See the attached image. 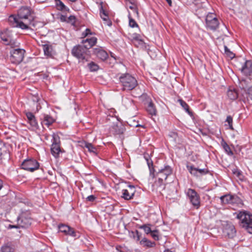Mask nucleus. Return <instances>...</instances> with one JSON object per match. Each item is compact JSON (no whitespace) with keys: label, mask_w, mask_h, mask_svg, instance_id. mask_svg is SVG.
Here are the masks:
<instances>
[{"label":"nucleus","mask_w":252,"mask_h":252,"mask_svg":"<svg viewBox=\"0 0 252 252\" xmlns=\"http://www.w3.org/2000/svg\"><path fill=\"white\" fill-rule=\"evenodd\" d=\"M11 26L19 28L22 30L31 29L32 27H35V22L31 11L27 7L21 8L17 16L10 15L8 18Z\"/></svg>","instance_id":"f257e3e1"},{"label":"nucleus","mask_w":252,"mask_h":252,"mask_svg":"<svg viewBox=\"0 0 252 252\" xmlns=\"http://www.w3.org/2000/svg\"><path fill=\"white\" fill-rule=\"evenodd\" d=\"M119 80L123 91H131L138 85L136 79L128 73L122 74L119 77Z\"/></svg>","instance_id":"f03ea898"},{"label":"nucleus","mask_w":252,"mask_h":252,"mask_svg":"<svg viewBox=\"0 0 252 252\" xmlns=\"http://www.w3.org/2000/svg\"><path fill=\"white\" fill-rule=\"evenodd\" d=\"M237 218L241 220L242 227L252 234V215L245 211H240L237 214Z\"/></svg>","instance_id":"7ed1b4c3"},{"label":"nucleus","mask_w":252,"mask_h":252,"mask_svg":"<svg viewBox=\"0 0 252 252\" xmlns=\"http://www.w3.org/2000/svg\"><path fill=\"white\" fill-rule=\"evenodd\" d=\"M88 50L87 44L84 45H79L73 47L71 53L73 56L84 62V61H87Z\"/></svg>","instance_id":"20e7f679"},{"label":"nucleus","mask_w":252,"mask_h":252,"mask_svg":"<svg viewBox=\"0 0 252 252\" xmlns=\"http://www.w3.org/2000/svg\"><path fill=\"white\" fill-rule=\"evenodd\" d=\"M0 38L5 45H9L12 48L19 47V43L12 38L11 33L8 30H5L0 32Z\"/></svg>","instance_id":"39448f33"},{"label":"nucleus","mask_w":252,"mask_h":252,"mask_svg":"<svg viewBox=\"0 0 252 252\" xmlns=\"http://www.w3.org/2000/svg\"><path fill=\"white\" fill-rule=\"evenodd\" d=\"M17 48L16 49L13 48L10 52V60L12 63L14 64H19L23 61L25 52L24 49Z\"/></svg>","instance_id":"423d86ee"},{"label":"nucleus","mask_w":252,"mask_h":252,"mask_svg":"<svg viewBox=\"0 0 252 252\" xmlns=\"http://www.w3.org/2000/svg\"><path fill=\"white\" fill-rule=\"evenodd\" d=\"M53 138V143L51 146V151L52 155L55 158H58L60 156H62V154L64 152L63 150H62L60 148L59 144V137L55 133L52 134Z\"/></svg>","instance_id":"0eeeda50"},{"label":"nucleus","mask_w":252,"mask_h":252,"mask_svg":"<svg viewBox=\"0 0 252 252\" xmlns=\"http://www.w3.org/2000/svg\"><path fill=\"white\" fill-rule=\"evenodd\" d=\"M206 26L212 31L216 30L219 26V22L214 13L208 14L206 17Z\"/></svg>","instance_id":"6e6552de"},{"label":"nucleus","mask_w":252,"mask_h":252,"mask_svg":"<svg viewBox=\"0 0 252 252\" xmlns=\"http://www.w3.org/2000/svg\"><path fill=\"white\" fill-rule=\"evenodd\" d=\"M21 166L24 170L33 172L38 169L39 164L34 158H26L22 163Z\"/></svg>","instance_id":"1a4fd4ad"},{"label":"nucleus","mask_w":252,"mask_h":252,"mask_svg":"<svg viewBox=\"0 0 252 252\" xmlns=\"http://www.w3.org/2000/svg\"><path fill=\"white\" fill-rule=\"evenodd\" d=\"M187 194L191 203L198 208L200 205V198L197 192L194 189H189Z\"/></svg>","instance_id":"9d476101"},{"label":"nucleus","mask_w":252,"mask_h":252,"mask_svg":"<svg viewBox=\"0 0 252 252\" xmlns=\"http://www.w3.org/2000/svg\"><path fill=\"white\" fill-rule=\"evenodd\" d=\"M32 220L30 217L26 214H22L17 218V223L19 226L22 228H28L32 224Z\"/></svg>","instance_id":"9b49d317"},{"label":"nucleus","mask_w":252,"mask_h":252,"mask_svg":"<svg viewBox=\"0 0 252 252\" xmlns=\"http://www.w3.org/2000/svg\"><path fill=\"white\" fill-rule=\"evenodd\" d=\"M172 172V169L168 165L165 166L164 168L158 169V172L159 176L158 182L162 183L163 180L167 179L168 176L171 174Z\"/></svg>","instance_id":"f8f14e48"},{"label":"nucleus","mask_w":252,"mask_h":252,"mask_svg":"<svg viewBox=\"0 0 252 252\" xmlns=\"http://www.w3.org/2000/svg\"><path fill=\"white\" fill-rule=\"evenodd\" d=\"M58 227L60 232L63 233L66 235H69L73 237L78 238L79 237V236L77 234L76 232L74 230V229L68 225L62 224L59 225Z\"/></svg>","instance_id":"ddd939ff"},{"label":"nucleus","mask_w":252,"mask_h":252,"mask_svg":"<svg viewBox=\"0 0 252 252\" xmlns=\"http://www.w3.org/2000/svg\"><path fill=\"white\" fill-rule=\"evenodd\" d=\"M236 232L234 226L232 224L227 223L224 225L223 234L225 236L232 238L235 236Z\"/></svg>","instance_id":"4468645a"},{"label":"nucleus","mask_w":252,"mask_h":252,"mask_svg":"<svg viewBox=\"0 0 252 252\" xmlns=\"http://www.w3.org/2000/svg\"><path fill=\"white\" fill-rule=\"evenodd\" d=\"M220 199L223 204H234L239 200V198L236 195L226 194L221 196Z\"/></svg>","instance_id":"2eb2a0df"},{"label":"nucleus","mask_w":252,"mask_h":252,"mask_svg":"<svg viewBox=\"0 0 252 252\" xmlns=\"http://www.w3.org/2000/svg\"><path fill=\"white\" fill-rule=\"evenodd\" d=\"M187 168L190 174L196 177L205 175L208 172V170L207 169H199L194 167L192 165H187Z\"/></svg>","instance_id":"dca6fc26"},{"label":"nucleus","mask_w":252,"mask_h":252,"mask_svg":"<svg viewBox=\"0 0 252 252\" xmlns=\"http://www.w3.org/2000/svg\"><path fill=\"white\" fill-rule=\"evenodd\" d=\"M93 53L102 61L106 60L108 57L107 53L101 47L94 48Z\"/></svg>","instance_id":"f3484780"},{"label":"nucleus","mask_w":252,"mask_h":252,"mask_svg":"<svg viewBox=\"0 0 252 252\" xmlns=\"http://www.w3.org/2000/svg\"><path fill=\"white\" fill-rule=\"evenodd\" d=\"M145 160L149 169L150 175L154 178L155 177V172L156 171L155 168H158L157 166V160L156 158H155V161L153 160L152 158H145Z\"/></svg>","instance_id":"a211bd4d"},{"label":"nucleus","mask_w":252,"mask_h":252,"mask_svg":"<svg viewBox=\"0 0 252 252\" xmlns=\"http://www.w3.org/2000/svg\"><path fill=\"white\" fill-rule=\"evenodd\" d=\"M81 146L84 149H87L92 156H95L97 155L98 149L92 143L84 141L82 142Z\"/></svg>","instance_id":"6ab92c4d"},{"label":"nucleus","mask_w":252,"mask_h":252,"mask_svg":"<svg viewBox=\"0 0 252 252\" xmlns=\"http://www.w3.org/2000/svg\"><path fill=\"white\" fill-rule=\"evenodd\" d=\"M242 71L246 75H250L252 73V62L247 61L243 65Z\"/></svg>","instance_id":"aec40b11"},{"label":"nucleus","mask_w":252,"mask_h":252,"mask_svg":"<svg viewBox=\"0 0 252 252\" xmlns=\"http://www.w3.org/2000/svg\"><path fill=\"white\" fill-rule=\"evenodd\" d=\"M99 14L102 19L105 22L107 25L109 26H111L112 25V23L109 20V17L103 8L102 5H101L99 9Z\"/></svg>","instance_id":"412c9836"},{"label":"nucleus","mask_w":252,"mask_h":252,"mask_svg":"<svg viewBox=\"0 0 252 252\" xmlns=\"http://www.w3.org/2000/svg\"><path fill=\"white\" fill-rule=\"evenodd\" d=\"M123 105L126 109L134 108L135 105L132 99L128 98H124L122 100Z\"/></svg>","instance_id":"4be33fe9"},{"label":"nucleus","mask_w":252,"mask_h":252,"mask_svg":"<svg viewBox=\"0 0 252 252\" xmlns=\"http://www.w3.org/2000/svg\"><path fill=\"white\" fill-rule=\"evenodd\" d=\"M54 119L52 117L48 115H46L44 116L43 120L42 122V125L43 126H46L48 127L51 125L54 122Z\"/></svg>","instance_id":"5701e85b"},{"label":"nucleus","mask_w":252,"mask_h":252,"mask_svg":"<svg viewBox=\"0 0 252 252\" xmlns=\"http://www.w3.org/2000/svg\"><path fill=\"white\" fill-rule=\"evenodd\" d=\"M140 244L143 247L147 248H152L155 246V242H152L145 237L140 241Z\"/></svg>","instance_id":"b1692460"},{"label":"nucleus","mask_w":252,"mask_h":252,"mask_svg":"<svg viewBox=\"0 0 252 252\" xmlns=\"http://www.w3.org/2000/svg\"><path fill=\"white\" fill-rule=\"evenodd\" d=\"M97 41V38L95 37H92L90 38H87L85 40H83L82 41V43L85 44L88 43L87 45V47H88V49L94 46Z\"/></svg>","instance_id":"393cba45"},{"label":"nucleus","mask_w":252,"mask_h":252,"mask_svg":"<svg viewBox=\"0 0 252 252\" xmlns=\"http://www.w3.org/2000/svg\"><path fill=\"white\" fill-rule=\"evenodd\" d=\"M44 54L49 57L53 56V49L51 45L45 44L43 46Z\"/></svg>","instance_id":"a878e982"},{"label":"nucleus","mask_w":252,"mask_h":252,"mask_svg":"<svg viewBox=\"0 0 252 252\" xmlns=\"http://www.w3.org/2000/svg\"><path fill=\"white\" fill-rule=\"evenodd\" d=\"M178 101L180 103L182 107L184 109L186 112H187L191 117L193 116V113L189 110V106L188 104L181 99H178Z\"/></svg>","instance_id":"bb28decb"},{"label":"nucleus","mask_w":252,"mask_h":252,"mask_svg":"<svg viewBox=\"0 0 252 252\" xmlns=\"http://www.w3.org/2000/svg\"><path fill=\"white\" fill-rule=\"evenodd\" d=\"M14 248L10 243H7L2 246L1 248V252H13Z\"/></svg>","instance_id":"cd10ccee"},{"label":"nucleus","mask_w":252,"mask_h":252,"mask_svg":"<svg viewBox=\"0 0 252 252\" xmlns=\"http://www.w3.org/2000/svg\"><path fill=\"white\" fill-rule=\"evenodd\" d=\"M246 80H243L241 82L242 87L243 88V89H245L246 91H247V97L248 99H250L252 100V87L248 88L247 89H245L244 85L246 83Z\"/></svg>","instance_id":"c85d7f7f"},{"label":"nucleus","mask_w":252,"mask_h":252,"mask_svg":"<svg viewBox=\"0 0 252 252\" xmlns=\"http://www.w3.org/2000/svg\"><path fill=\"white\" fill-rule=\"evenodd\" d=\"M146 109L150 115H155L156 114V109L154 104L152 102L149 103Z\"/></svg>","instance_id":"c756f323"},{"label":"nucleus","mask_w":252,"mask_h":252,"mask_svg":"<svg viewBox=\"0 0 252 252\" xmlns=\"http://www.w3.org/2000/svg\"><path fill=\"white\" fill-rule=\"evenodd\" d=\"M227 95L231 100H235L238 97L237 92L234 90H228L227 93Z\"/></svg>","instance_id":"7c9ffc66"},{"label":"nucleus","mask_w":252,"mask_h":252,"mask_svg":"<svg viewBox=\"0 0 252 252\" xmlns=\"http://www.w3.org/2000/svg\"><path fill=\"white\" fill-rule=\"evenodd\" d=\"M130 37L133 41H137L139 44L142 45L143 44V41L141 39V36L139 34L133 33L130 35Z\"/></svg>","instance_id":"2f4dec72"},{"label":"nucleus","mask_w":252,"mask_h":252,"mask_svg":"<svg viewBox=\"0 0 252 252\" xmlns=\"http://www.w3.org/2000/svg\"><path fill=\"white\" fill-rule=\"evenodd\" d=\"M28 123L30 124L31 127L30 129L33 130H35L38 128V124L37 121L35 119V117L33 119L31 120L28 122Z\"/></svg>","instance_id":"473e14b6"},{"label":"nucleus","mask_w":252,"mask_h":252,"mask_svg":"<svg viewBox=\"0 0 252 252\" xmlns=\"http://www.w3.org/2000/svg\"><path fill=\"white\" fill-rule=\"evenodd\" d=\"M221 144L223 149L225 150V152L226 153H227L228 156H231L233 154L232 151L230 150L229 146L223 139L221 141Z\"/></svg>","instance_id":"72a5a7b5"},{"label":"nucleus","mask_w":252,"mask_h":252,"mask_svg":"<svg viewBox=\"0 0 252 252\" xmlns=\"http://www.w3.org/2000/svg\"><path fill=\"white\" fill-rule=\"evenodd\" d=\"M2 156L5 158H8L10 157V153L7 150V148L3 146L0 148V157Z\"/></svg>","instance_id":"f704fd0d"},{"label":"nucleus","mask_w":252,"mask_h":252,"mask_svg":"<svg viewBox=\"0 0 252 252\" xmlns=\"http://www.w3.org/2000/svg\"><path fill=\"white\" fill-rule=\"evenodd\" d=\"M224 54L226 55V56L231 59H233L235 55L234 53H233L232 51H231L226 46H224Z\"/></svg>","instance_id":"c9c22d12"},{"label":"nucleus","mask_w":252,"mask_h":252,"mask_svg":"<svg viewBox=\"0 0 252 252\" xmlns=\"http://www.w3.org/2000/svg\"><path fill=\"white\" fill-rule=\"evenodd\" d=\"M150 226L151 224H143L142 225L140 226L139 228L143 229L144 232L147 234H148L150 233L152 230Z\"/></svg>","instance_id":"e433bc0d"},{"label":"nucleus","mask_w":252,"mask_h":252,"mask_svg":"<svg viewBox=\"0 0 252 252\" xmlns=\"http://www.w3.org/2000/svg\"><path fill=\"white\" fill-rule=\"evenodd\" d=\"M123 197L126 200L130 199L132 198V193L128 191V189L123 190Z\"/></svg>","instance_id":"4c0bfd02"},{"label":"nucleus","mask_w":252,"mask_h":252,"mask_svg":"<svg viewBox=\"0 0 252 252\" xmlns=\"http://www.w3.org/2000/svg\"><path fill=\"white\" fill-rule=\"evenodd\" d=\"M88 66L91 71H95L99 69L98 65L93 62L88 63Z\"/></svg>","instance_id":"58836bf2"},{"label":"nucleus","mask_w":252,"mask_h":252,"mask_svg":"<svg viewBox=\"0 0 252 252\" xmlns=\"http://www.w3.org/2000/svg\"><path fill=\"white\" fill-rule=\"evenodd\" d=\"M58 8L61 10H65L66 8L65 5L60 0H55Z\"/></svg>","instance_id":"ea45409f"},{"label":"nucleus","mask_w":252,"mask_h":252,"mask_svg":"<svg viewBox=\"0 0 252 252\" xmlns=\"http://www.w3.org/2000/svg\"><path fill=\"white\" fill-rule=\"evenodd\" d=\"M129 18V26L131 28L138 27V25L135 21L133 19L130 14L128 16Z\"/></svg>","instance_id":"a19ab883"},{"label":"nucleus","mask_w":252,"mask_h":252,"mask_svg":"<svg viewBox=\"0 0 252 252\" xmlns=\"http://www.w3.org/2000/svg\"><path fill=\"white\" fill-rule=\"evenodd\" d=\"M151 236L155 240H158V231L157 229L152 230V232L150 233Z\"/></svg>","instance_id":"79ce46f5"},{"label":"nucleus","mask_w":252,"mask_h":252,"mask_svg":"<svg viewBox=\"0 0 252 252\" xmlns=\"http://www.w3.org/2000/svg\"><path fill=\"white\" fill-rule=\"evenodd\" d=\"M226 122L228 123L229 128L231 129H233V126H232V123H233V119L230 116H228L226 118Z\"/></svg>","instance_id":"37998d69"},{"label":"nucleus","mask_w":252,"mask_h":252,"mask_svg":"<svg viewBox=\"0 0 252 252\" xmlns=\"http://www.w3.org/2000/svg\"><path fill=\"white\" fill-rule=\"evenodd\" d=\"M233 173L237 177L241 179V177L242 176V173L241 171L237 169H234L232 170Z\"/></svg>","instance_id":"c03bdc74"},{"label":"nucleus","mask_w":252,"mask_h":252,"mask_svg":"<svg viewBox=\"0 0 252 252\" xmlns=\"http://www.w3.org/2000/svg\"><path fill=\"white\" fill-rule=\"evenodd\" d=\"M26 116L28 119V122L35 118L34 115L31 112H27L26 113Z\"/></svg>","instance_id":"a18cd8bd"},{"label":"nucleus","mask_w":252,"mask_h":252,"mask_svg":"<svg viewBox=\"0 0 252 252\" xmlns=\"http://www.w3.org/2000/svg\"><path fill=\"white\" fill-rule=\"evenodd\" d=\"M128 191L132 193V196H133L134 194V192H135V189H134V186L130 185V186H128Z\"/></svg>","instance_id":"49530a36"},{"label":"nucleus","mask_w":252,"mask_h":252,"mask_svg":"<svg viewBox=\"0 0 252 252\" xmlns=\"http://www.w3.org/2000/svg\"><path fill=\"white\" fill-rule=\"evenodd\" d=\"M95 197L94 195H91L88 196L87 197V200L90 202L94 201L95 200Z\"/></svg>","instance_id":"de8ad7c7"},{"label":"nucleus","mask_w":252,"mask_h":252,"mask_svg":"<svg viewBox=\"0 0 252 252\" xmlns=\"http://www.w3.org/2000/svg\"><path fill=\"white\" fill-rule=\"evenodd\" d=\"M129 8L132 10H133L134 12H135L136 13V14H138V11H137V8L135 7V6L134 5H130L129 6Z\"/></svg>","instance_id":"09e8293b"},{"label":"nucleus","mask_w":252,"mask_h":252,"mask_svg":"<svg viewBox=\"0 0 252 252\" xmlns=\"http://www.w3.org/2000/svg\"><path fill=\"white\" fill-rule=\"evenodd\" d=\"M20 227L18 224L17 225H9L8 226V228H19Z\"/></svg>","instance_id":"8fccbe9b"},{"label":"nucleus","mask_w":252,"mask_h":252,"mask_svg":"<svg viewBox=\"0 0 252 252\" xmlns=\"http://www.w3.org/2000/svg\"><path fill=\"white\" fill-rule=\"evenodd\" d=\"M69 19L70 21V22H72L73 23H74L75 22V18L74 16H70L69 17Z\"/></svg>","instance_id":"3c124183"},{"label":"nucleus","mask_w":252,"mask_h":252,"mask_svg":"<svg viewBox=\"0 0 252 252\" xmlns=\"http://www.w3.org/2000/svg\"><path fill=\"white\" fill-rule=\"evenodd\" d=\"M89 34H91V32H90V30L89 29H87L86 30L85 33H83V34H84L85 36H87Z\"/></svg>","instance_id":"603ef678"},{"label":"nucleus","mask_w":252,"mask_h":252,"mask_svg":"<svg viewBox=\"0 0 252 252\" xmlns=\"http://www.w3.org/2000/svg\"><path fill=\"white\" fill-rule=\"evenodd\" d=\"M166 1L168 3V5L170 6H172V0H166Z\"/></svg>","instance_id":"864d4df0"},{"label":"nucleus","mask_w":252,"mask_h":252,"mask_svg":"<svg viewBox=\"0 0 252 252\" xmlns=\"http://www.w3.org/2000/svg\"><path fill=\"white\" fill-rule=\"evenodd\" d=\"M38 2H44L47 1V0H36Z\"/></svg>","instance_id":"5fc2aeb1"},{"label":"nucleus","mask_w":252,"mask_h":252,"mask_svg":"<svg viewBox=\"0 0 252 252\" xmlns=\"http://www.w3.org/2000/svg\"><path fill=\"white\" fill-rule=\"evenodd\" d=\"M136 234L137 235V240L139 241V240H140V238H139V236L138 235V232L137 231H136Z\"/></svg>","instance_id":"6e6d98bb"},{"label":"nucleus","mask_w":252,"mask_h":252,"mask_svg":"<svg viewBox=\"0 0 252 252\" xmlns=\"http://www.w3.org/2000/svg\"><path fill=\"white\" fill-rule=\"evenodd\" d=\"M2 187V181H1V180H0V189H1Z\"/></svg>","instance_id":"4d7b16f0"},{"label":"nucleus","mask_w":252,"mask_h":252,"mask_svg":"<svg viewBox=\"0 0 252 252\" xmlns=\"http://www.w3.org/2000/svg\"><path fill=\"white\" fill-rule=\"evenodd\" d=\"M164 252H171V251H170V250H165V251H164Z\"/></svg>","instance_id":"13d9d810"},{"label":"nucleus","mask_w":252,"mask_h":252,"mask_svg":"<svg viewBox=\"0 0 252 252\" xmlns=\"http://www.w3.org/2000/svg\"><path fill=\"white\" fill-rule=\"evenodd\" d=\"M71 1L74 2L76 0H69Z\"/></svg>","instance_id":"bf43d9fd"}]
</instances>
